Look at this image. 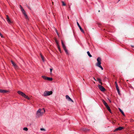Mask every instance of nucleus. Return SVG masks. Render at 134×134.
<instances>
[{"label": "nucleus", "mask_w": 134, "mask_h": 134, "mask_svg": "<svg viewBox=\"0 0 134 134\" xmlns=\"http://www.w3.org/2000/svg\"><path fill=\"white\" fill-rule=\"evenodd\" d=\"M45 113V110L44 108L39 109L36 112V116L37 117H39Z\"/></svg>", "instance_id": "obj_1"}, {"label": "nucleus", "mask_w": 134, "mask_h": 134, "mask_svg": "<svg viewBox=\"0 0 134 134\" xmlns=\"http://www.w3.org/2000/svg\"><path fill=\"white\" fill-rule=\"evenodd\" d=\"M124 129V127H119L118 128H116L114 131H116L118 130H121L122 129Z\"/></svg>", "instance_id": "obj_10"}, {"label": "nucleus", "mask_w": 134, "mask_h": 134, "mask_svg": "<svg viewBox=\"0 0 134 134\" xmlns=\"http://www.w3.org/2000/svg\"><path fill=\"white\" fill-rule=\"evenodd\" d=\"M7 16V21L8 23L9 24L11 23L12 21H11L9 18V17L8 16V15H6Z\"/></svg>", "instance_id": "obj_12"}, {"label": "nucleus", "mask_w": 134, "mask_h": 134, "mask_svg": "<svg viewBox=\"0 0 134 134\" xmlns=\"http://www.w3.org/2000/svg\"><path fill=\"white\" fill-rule=\"evenodd\" d=\"M0 36H1V37H2V38L3 37L2 35V34H1V33L0 32Z\"/></svg>", "instance_id": "obj_33"}, {"label": "nucleus", "mask_w": 134, "mask_h": 134, "mask_svg": "<svg viewBox=\"0 0 134 134\" xmlns=\"http://www.w3.org/2000/svg\"><path fill=\"white\" fill-rule=\"evenodd\" d=\"M40 130L41 131H45V130L43 128H41Z\"/></svg>", "instance_id": "obj_30"}, {"label": "nucleus", "mask_w": 134, "mask_h": 134, "mask_svg": "<svg viewBox=\"0 0 134 134\" xmlns=\"http://www.w3.org/2000/svg\"><path fill=\"white\" fill-rule=\"evenodd\" d=\"M21 10L22 12H24V11H25L24 9L23 8L21 9Z\"/></svg>", "instance_id": "obj_34"}, {"label": "nucleus", "mask_w": 134, "mask_h": 134, "mask_svg": "<svg viewBox=\"0 0 134 134\" xmlns=\"http://www.w3.org/2000/svg\"><path fill=\"white\" fill-rule=\"evenodd\" d=\"M98 86L99 89L102 91H104L105 90V88L101 85H98Z\"/></svg>", "instance_id": "obj_8"}, {"label": "nucleus", "mask_w": 134, "mask_h": 134, "mask_svg": "<svg viewBox=\"0 0 134 134\" xmlns=\"http://www.w3.org/2000/svg\"><path fill=\"white\" fill-rule=\"evenodd\" d=\"M118 1H119L120 0H118Z\"/></svg>", "instance_id": "obj_40"}, {"label": "nucleus", "mask_w": 134, "mask_h": 134, "mask_svg": "<svg viewBox=\"0 0 134 134\" xmlns=\"http://www.w3.org/2000/svg\"><path fill=\"white\" fill-rule=\"evenodd\" d=\"M0 36H1V37H2V38L3 37L2 35V34H1V33L0 32Z\"/></svg>", "instance_id": "obj_32"}, {"label": "nucleus", "mask_w": 134, "mask_h": 134, "mask_svg": "<svg viewBox=\"0 0 134 134\" xmlns=\"http://www.w3.org/2000/svg\"><path fill=\"white\" fill-rule=\"evenodd\" d=\"M61 42L62 47L64 49L65 51V52L67 54H68V52L67 50L66 49V47L65 46V45L64 44L63 41L62 40L61 41Z\"/></svg>", "instance_id": "obj_6"}, {"label": "nucleus", "mask_w": 134, "mask_h": 134, "mask_svg": "<svg viewBox=\"0 0 134 134\" xmlns=\"http://www.w3.org/2000/svg\"><path fill=\"white\" fill-rule=\"evenodd\" d=\"M66 98L69 101H71L72 102H73V100L69 96L66 95Z\"/></svg>", "instance_id": "obj_9"}, {"label": "nucleus", "mask_w": 134, "mask_h": 134, "mask_svg": "<svg viewBox=\"0 0 134 134\" xmlns=\"http://www.w3.org/2000/svg\"><path fill=\"white\" fill-rule=\"evenodd\" d=\"M103 104L105 106V107H106L108 105L107 104V103L105 102L104 100H103Z\"/></svg>", "instance_id": "obj_17"}, {"label": "nucleus", "mask_w": 134, "mask_h": 134, "mask_svg": "<svg viewBox=\"0 0 134 134\" xmlns=\"http://www.w3.org/2000/svg\"><path fill=\"white\" fill-rule=\"evenodd\" d=\"M17 92L19 94L24 97L25 98L29 100L30 99V98L29 97L22 92L18 91Z\"/></svg>", "instance_id": "obj_4"}, {"label": "nucleus", "mask_w": 134, "mask_h": 134, "mask_svg": "<svg viewBox=\"0 0 134 134\" xmlns=\"http://www.w3.org/2000/svg\"><path fill=\"white\" fill-rule=\"evenodd\" d=\"M23 130H24L25 131H27L28 130V129L27 128V127H24L23 128Z\"/></svg>", "instance_id": "obj_27"}, {"label": "nucleus", "mask_w": 134, "mask_h": 134, "mask_svg": "<svg viewBox=\"0 0 134 134\" xmlns=\"http://www.w3.org/2000/svg\"><path fill=\"white\" fill-rule=\"evenodd\" d=\"M62 5L63 6H65L66 5V4H65V3L64 2L62 1Z\"/></svg>", "instance_id": "obj_28"}, {"label": "nucleus", "mask_w": 134, "mask_h": 134, "mask_svg": "<svg viewBox=\"0 0 134 134\" xmlns=\"http://www.w3.org/2000/svg\"><path fill=\"white\" fill-rule=\"evenodd\" d=\"M61 42L62 47L64 49L65 51V52L67 54H68V52L67 50L66 49V47L65 46V45L64 44L63 41L62 40L61 41Z\"/></svg>", "instance_id": "obj_7"}, {"label": "nucleus", "mask_w": 134, "mask_h": 134, "mask_svg": "<svg viewBox=\"0 0 134 134\" xmlns=\"http://www.w3.org/2000/svg\"><path fill=\"white\" fill-rule=\"evenodd\" d=\"M52 91H45L44 92L43 95L45 97L47 96L52 94Z\"/></svg>", "instance_id": "obj_5"}, {"label": "nucleus", "mask_w": 134, "mask_h": 134, "mask_svg": "<svg viewBox=\"0 0 134 134\" xmlns=\"http://www.w3.org/2000/svg\"><path fill=\"white\" fill-rule=\"evenodd\" d=\"M15 68L16 69H18V67L16 65V64L15 63L14 65H13Z\"/></svg>", "instance_id": "obj_21"}, {"label": "nucleus", "mask_w": 134, "mask_h": 134, "mask_svg": "<svg viewBox=\"0 0 134 134\" xmlns=\"http://www.w3.org/2000/svg\"><path fill=\"white\" fill-rule=\"evenodd\" d=\"M22 13H23V14H24V16L25 18L26 19H28V18L27 15L26 14V13L25 11H24V12H23Z\"/></svg>", "instance_id": "obj_15"}, {"label": "nucleus", "mask_w": 134, "mask_h": 134, "mask_svg": "<svg viewBox=\"0 0 134 134\" xmlns=\"http://www.w3.org/2000/svg\"><path fill=\"white\" fill-rule=\"evenodd\" d=\"M115 85H116V84H117V82L116 81L115 82Z\"/></svg>", "instance_id": "obj_37"}, {"label": "nucleus", "mask_w": 134, "mask_h": 134, "mask_svg": "<svg viewBox=\"0 0 134 134\" xmlns=\"http://www.w3.org/2000/svg\"><path fill=\"white\" fill-rule=\"evenodd\" d=\"M97 62L96 64V66L100 68L102 70H103V68L100 65L101 64V58L99 57H98L97 59Z\"/></svg>", "instance_id": "obj_2"}, {"label": "nucleus", "mask_w": 134, "mask_h": 134, "mask_svg": "<svg viewBox=\"0 0 134 134\" xmlns=\"http://www.w3.org/2000/svg\"><path fill=\"white\" fill-rule=\"evenodd\" d=\"M119 110H120V112H121V113L124 116L125 114H124V112H123V111L120 108H119Z\"/></svg>", "instance_id": "obj_23"}, {"label": "nucleus", "mask_w": 134, "mask_h": 134, "mask_svg": "<svg viewBox=\"0 0 134 134\" xmlns=\"http://www.w3.org/2000/svg\"><path fill=\"white\" fill-rule=\"evenodd\" d=\"M77 25L79 28L80 31L83 33H84V30L82 29L81 26H80L78 22L77 23Z\"/></svg>", "instance_id": "obj_11"}, {"label": "nucleus", "mask_w": 134, "mask_h": 134, "mask_svg": "<svg viewBox=\"0 0 134 134\" xmlns=\"http://www.w3.org/2000/svg\"><path fill=\"white\" fill-rule=\"evenodd\" d=\"M87 53L88 56H89L90 57H92L91 55L90 54V53L89 51L87 52Z\"/></svg>", "instance_id": "obj_25"}, {"label": "nucleus", "mask_w": 134, "mask_h": 134, "mask_svg": "<svg viewBox=\"0 0 134 134\" xmlns=\"http://www.w3.org/2000/svg\"><path fill=\"white\" fill-rule=\"evenodd\" d=\"M11 62L13 65L15 64V63L12 60H11Z\"/></svg>", "instance_id": "obj_31"}, {"label": "nucleus", "mask_w": 134, "mask_h": 134, "mask_svg": "<svg viewBox=\"0 0 134 134\" xmlns=\"http://www.w3.org/2000/svg\"><path fill=\"white\" fill-rule=\"evenodd\" d=\"M55 42L57 44V46H59V43L58 42L57 40L55 39Z\"/></svg>", "instance_id": "obj_20"}, {"label": "nucleus", "mask_w": 134, "mask_h": 134, "mask_svg": "<svg viewBox=\"0 0 134 134\" xmlns=\"http://www.w3.org/2000/svg\"><path fill=\"white\" fill-rule=\"evenodd\" d=\"M97 81L99 82V83L101 85H102V82H101V80L99 78H97Z\"/></svg>", "instance_id": "obj_16"}, {"label": "nucleus", "mask_w": 134, "mask_h": 134, "mask_svg": "<svg viewBox=\"0 0 134 134\" xmlns=\"http://www.w3.org/2000/svg\"><path fill=\"white\" fill-rule=\"evenodd\" d=\"M93 79H94V80H95V81H96V80L95 79V78L94 77L93 78Z\"/></svg>", "instance_id": "obj_39"}, {"label": "nucleus", "mask_w": 134, "mask_h": 134, "mask_svg": "<svg viewBox=\"0 0 134 134\" xmlns=\"http://www.w3.org/2000/svg\"><path fill=\"white\" fill-rule=\"evenodd\" d=\"M131 47L133 48L134 47V46L133 45H131Z\"/></svg>", "instance_id": "obj_36"}, {"label": "nucleus", "mask_w": 134, "mask_h": 134, "mask_svg": "<svg viewBox=\"0 0 134 134\" xmlns=\"http://www.w3.org/2000/svg\"><path fill=\"white\" fill-rule=\"evenodd\" d=\"M8 92V91L5 90H3L0 89V93H5Z\"/></svg>", "instance_id": "obj_14"}, {"label": "nucleus", "mask_w": 134, "mask_h": 134, "mask_svg": "<svg viewBox=\"0 0 134 134\" xmlns=\"http://www.w3.org/2000/svg\"><path fill=\"white\" fill-rule=\"evenodd\" d=\"M100 12V11H99H99H98V12Z\"/></svg>", "instance_id": "obj_41"}, {"label": "nucleus", "mask_w": 134, "mask_h": 134, "mask_svg": "<svg viewBox=\"0 0 134 134\" xmlns=\"http://www.w3.org/2000/svg\"><path fill=\"white\" fill-rule=\"evenodd\" d=\"M85 131H88V129H86V130H85Z\"/></svg>", "instance_id": "obj_38"}, {"label": "nucleus", "mask_w": 134, "mask_h": 134, "mask_svg": "<svg viewBox=\"0 0 134 134\" xmlns=\"http://www.w3.org/2000/svg\"><path fill=\"white\" fill-rule=\"evenodd\" d=\"M50 74H52V69H51V68H50Z\"/></svg>", "instance_id": "obj_29"}, {"label": "nucleus", "mask_w": 134, "mask_h": 134, "mask_svg": "<svg viewBox=\"0 0 134 134\" xmlns=\"http://www.w3.org/2000/svg\"><path fill=\"white\" fill-rule=\"evenodd\" d=\"M115 85L116 90H117L118 91V92L119 95H120V93L118 85H117V84H116V85Z\"/></svg>", "instance_id": "obj_13"}, {"label": "nucleus", "mask_w": 134, "mask_h": 134, "mask_svg": "<svg viewBox=\"0 0 134 134\" xmlns=\"http://www.w3.org/2000/svg\"><path fill=\"white\" fill-rule=\"evenodd\" d=\"M40 55L41 57L42 58V61L43 62H44V57L42 56V55L41 54H40Z\"/></svg>", "instance_id": "obj_18"}, {"label": "nucleus", "mask_w": 134, "mask_h": 134, "mask_svg": "<svg viewBox=\"0 0 134 134\" xmlns=\"http://www.w3.org/2000/svg\"><path fill=\"white\" fill-rule=\"evenodd\" d=\"M17 92L19 94L24 97L25 98L29 100L30 99V98L29 97L22 92L18 91Z\"/></svg>", "instance_id": "obj_3"}, {"label": "nucleus", "mask_w": 134, "mask_h": 134, "mask_svg": "<svg viewBox=\"0 0 134 134\" xmlns=\"http://www.w3.org/2000/svg\"><path fill=\"white\" fill-rule=\"evenodd\" d=\"M57 47H58V50H59V51L60 52V53H62V51H61V49L60 48V46H57Z\"/></svg>", "instance_id": "obj_26"}, {"label": "nucleus", "mask_w": 134, "mask_h": 134, "mask_svg": "<svg viewBox=\"0 0 134 134\" xmlns=\"http://www.w3.org/2000/svg\"><path fill=\"white\" fill-rule=\"evenodd\" d=\"M107 109L110 112H111V110L110 109V108L108 106V105L106 107Z\"/></svg>", "instance_id": "obj_22"}, {"label": "nucleus", "mask_w": 134, "mask_h": 134, "mask_svg": "<svg viewBox=\"0 0 134 134\" xmlns=\"http://www.w3.org/2000/svg\"><path fill=\"white\" fill-rule=\"evenodd\" d=\"M42 77L45 80H47V77L45 76H42Z\"/></svg>", "instance_id": "obj_24"}, {"label": "nucleus", "mask_w": 134, "mask_h": 134, "mask_svg": "<svg viewBox=\"0 0 134 134\" xmlns=\"http://www.w3.org/2000/svg\"><path fill=\"white\" fill-rule=\"evenodd\" d=\"M20 8L21 9L23 8L22 7V6H21V5H20Z\"/></svg>", "instance_id": "obj_35"}, {"label": "nucleus", "mask_w": 134, "mask_h": 134, "mask_svg": "<svg viewBox=\"0 0 134 134\" xmlns=\"http://www.w3.org/2000/svg\"><path fill=\"white\" fill-rule=\"evenodd\" d=\"M47 80L48 81H51L53 80L52 78L49 77H47Z\"/></svg>", "instance_id": "obj_19"}]
</instances>
